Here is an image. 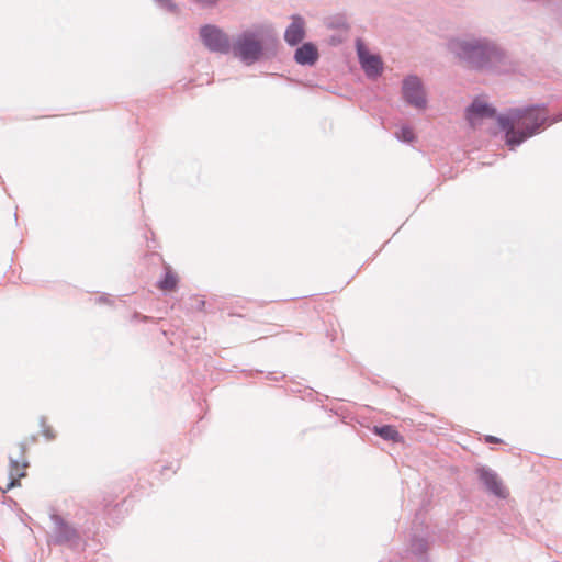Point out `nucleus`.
I'll use <instances>...</instances> for the list:
<instances>
[{"instance_id":"obj_7","label":"nucleus","mask_w":562,"mask_h":562,"mask_svg":"<svg viewBox=\"0 0 562 562\" xmlns=\"http://www.w3.org/2000/svg\"><path fill=\"white\" fill-rule=\"evenodd\" d=\"M474 473L488 494L499 499H506L509 496L508 490L493 469L487 465H479L475 468Z\"/></svg>"},{"instance_id":"obj_22","label":"nucleus","mask_w":562,"mask_h":562,"mask_svg":"<svg viewBox=\"0 0 562 562\" xmlns=\"http://www.w3.org/2000/svg\"><path fill=\"white\" fill-rule=\"evenodd\" d=\"M267 379L271 380V381H278L279 380V378L277 376V373H274V372H269L268 375H267Z\"/></svg>"},{"instance_id":"obj_5","label":"nucleus","mask_w":562,"mask_h":562,"mask_svg":"<svg viewBox=\"0 0 562 562\" xmlns=\"http://www.w3.org/2000/svg\"><path fill=\"white\" fill-rule=\"evenodd\" d=\"M199 37L210 53L220 55H228L231 53L233 43L229 35L215 24L200 26Z\"/></svg>"},{"instance_id":"obj_19","label":"nucleus","mask_w":562,"mask_h":562,"mask_svg":"<svg viewBox=\"0 0 562 562\" xmlns=\"http://www.w3.org/2000/svg\"><path fill=\"white\" fill-rule=\"evenodd\" d=\"M484 441L486 443H501L502 439L492 435H486Z\"/></svg>"},{"instance_id":"obj_6","label":"nucleus","mask_w":562,"mask_h":562,"mask_svg":"<svg viewBox=\"0 0 562 562\" xmlns=\"http://www.w3.org/2000/svg\"><path fill=\"white\" fill-rule=\"evenodd\" d=\"M401 93L404 102L416 110H425L427 108V97L422 79L411 74L402 80Z\"/></svg>"},{"instance_id":"obj_16","label":"nucleus","mask_w":562,"mask_h":562,"mask_svg":"<svg viewBox=\"0 0 562 562\" xmlns=\"http://www.w3.org/2000/svg\"><path fill=\"white\" fill-rule=\"evenodd\" d=\"M24 476H26V472L23 471V472L19 473L18 479H15L11 471L10 472V481H9L7 487L4 490L2 488V493H7L8 491H10L16 486H20V477H24Z\"/></svg>"},{"instance_id":"obj_24","label":"nucleus","mask_w":562,"mask_h":562,"mask_svg":"<svg viewBox=\"0 0 562 562\" xmlns=\"http://www.w3.org/2000/svg\"><path fill=\"white\" fill-rule=\"evenodd\" d=\"M167 470H171V468H169V467H164V468H162V473H164L165 471H167Z\"/></svg>"},{"instance_id":"obj_17","label":"nucleus","mask_w":562,"mask_h":562,"mask_svg":"<svg viewBox=\"0 0 562 562\" xmlns=\"http://www.w3.org/2000/svg\"><path fill=\"white\" fill-rule=\"evenodd\" d=\"M414 552L418 554H423L427 551V541L425 539H416L413 543Z\"/></svg>"},{"instance_id":"obj_25","label":"nucleus","mask_w":562,"mask_h":562,"mask_svg":"<svg viewBox=\"0 0 562 562\" xmlns=\"http://www.w3.org/2000/svg\"><path fill=\"white\" fill-rule=\"evenodd\" d=\"M0 492H2V488L0 487Z\"/></svg>"},{"instance_id":"obj_12","label":"nucleus","mask_w":562,"mask_h":562,"mask_svg":"<svg viewBox=\"0 0 562 562\" xmlns=\"http://www.w3.org/2000/svg\"><path fill=\"white\" fill-rule=\"evenodd\" d=\"M374 434L387 441L398 442L402 439L397 429L391 425L375 426Z\"/></svg>"},{"instance_id":"obj_13","label":"nucleus","mask_w":562,"mask_h":562,"mask_svg":"<svg viewBox=\"0 0 562 562\" xmlns=\"http://www.w3.org/2000/svg\"><path fill=\"white\" fill-rule=\"evenodd\" d=\"M41 432L47 441H53L56 439V431L47 425V418L45 416H41L38 419Z\"/></svg>"},{"instance_id":"obj_15","label":"nucleus","mask_w":562,"mask_h":562,"mask_svg":"<svg viewBox=\"0 0 562 562\" xmlns=\"http://www.w3.org/2000/svg\"><path fill=\"white\" fill-rule=\"evenodd\" d=\"M154 2L159 9L166 12L178 13L179 9L173 0H154Z\"/></svg>"},{"instance_id":"obj_21","label":"nucleus","mask_w":562,"mask_h":562,"mask_svg":"<svg viewBox=\"0 0 562 562\" xmlns=\"http://www.w3.org/2000/svg\"><path fill=\"white\" fill-rule=\"evenodd\" d=\"M19 465H20V463H19L18 460L12 459V458L10 459V468H11V470L18 469Z\"/></svg>"},{"instance_id":"obj_11","label":"nucleus","mask_w":562,"mask_h":562,"mask_svg":"<svg viewBox=\"0 0 562 562\" xmlns=\"http://www.w3.org/2000/svg\"><path fill=\"white\" fill-rule=\"evenodd\" d=\"M178 281V276L168 267L161 279L157 282V285L160 290L173 291L177 289Z\"/></svg>"},{"instance_id":"obj_2","label":"nucleus","mask_w":562,"mask_h":562,"mask_svg":"<svg viewBox=\"0 0 562 562\" xmlns=\"http://www.w3.org/2000/svg\"><path fill=\"white\" fill-rule=\"evenodd\" d=\"M447 49L460 66L474 72H498L509 64L507 49L488 36L473 33L452 36Z\"/></svg>"},{"instance_id":"obj_10","label":"nucleus","mask_w":562,"mask_h":562,"mask_svg":"<svg viewBox=\"0 0 562 562\" xmlns=\"http://www.w3.org/2000/svg\"><path fill=\"white\" fill-rule=\"evenodd\" d=\"M294 61L300 66L313 67L319 59V50L315 43L303 42L299 44L293 56Z\"/></svg>"},{"instance_id":"obj_20","label":"nucleus","mask_w":562,"mask_h":562,"mask_svg":"<svg viewBox=\"0 0 562 562\" xmlns=\"http://www.w3.org/2000/svg\"><path fill=\"white\" fill-rule=\"evenodd\" d=\"M97 303L99 304H108L111 303L110 299L106 295H101L97 299Z\"/></svg>"},{"instance_id":"obj_18","label":"nucleus","mask_w":562,"mask_h":562,"mask_svg":"<svg viewBox=\"0 0 562 562\" xmlns=\"http://www.w3.org/2000/svg\"><path fill=\"white\" fill-rule=\"evenodd\" d=\"M192 1L203 9H213V8L217 7V4L220 2V0H192Z\"/></svg>"},{"instance_id":"obj_8","label":"nucleus","mask_w":562,"mask_h":562,"mask_svg":"<svg viewBox=\"0 0 562 562\" xmlns=\"http://www.w3.org/2000/svg\"><path fill=\"white\" fill-rule=\"evenodd\" d=\"M356 50L359 59V64L369 79H376L383 72V60L379 55L372 54L361 42L356 41Z\"/></svg>"},{"instance_id":"obj_3","label":"nucleus","mask_w":562,"mask_h":562,"mask_svg":"<svg viewBox=\"0 0 562 562\" xmlns=\"http://www.w3.org/2000/svg\"><path fill=\"white\" fill-rule=\"evenodd\" d=\"M279 40L272 29L246 30L232 44L231 53L244 65L251 66L263 59L274 58Z\"/></svg>"},{"instance_id":"obj_23","label":"nucleus","mask_w":562,"mask_h":562,"mask_svg":"<svg viewBox=\"0 0 562 562\" xmlns=\"http://www.w3.org/2000/svg\"><path fill=\"white\" fill-rule=\"evenodd\" d=\"M204 305H205V302L204 301H200L199 308H202Z\"/></svg>"},{"instance_id":"obj_14","label":"nucleus","mask_w":562,"mask_h":562,"mask_svg":"<svg viewBox=\"0 0 562 562\" xmlns=\"http://www.w3.org/2000/svg\"><path fill=\"white\" fill-rule=\"evenodd\" d=\"M396 138L402 143H411L415 139V134L409 126L404 125L396 132Z\"/></svg>"},{"instance_id":"obj_1","label":"nucleus","mask_w":562,"mask_h":562,"mask_svg":"<svg viewBox=\"0 0 562 562\" xmlns=\"http://www.w3.org/2000/svg\"><path fill=\"white\" fill-rule=\"evenodd\" d=\"M465 115L470 122L479 119H496L504 133L505 144L512 150L541 133L547 126L562 121V112L550 117L546 104L509 108L505 113L497 114L496 108L480 100H474L467 106Z\"/></svg>"},{"instance_id":"obj_4","label":"nucleus","mask_w":562,"mask_h":562,"mask_svg":"<svg viewBox=\"0 0 562 562\" xmlns=\"http://www.w3.org/2000/svg\"><path fill=\"white\" fill-rule=\"evenodd\" d=\"M52 530L47 535L46 543L48 547L77 548L81 542V535L78 528L67 521L55 509L49 512Z\"/></svg>"},{"instance_id":"obj_9","label":"nucleus","mask_w":562,"mask_h":562,"mask_svg":"<svg viewBox=\"0 0 562 562\" xmlns=\"http://www.w3.org/2000/svg\"><path fill=\"white\" fill-rule=\"evenodd\" d=\"M291 23L286 26L284 31V41L291 46H297L303 42L306 36V23L302 15L292 14L290 16Z\"/></svg>"}]
</instances>
